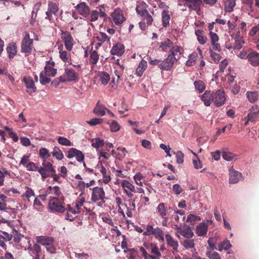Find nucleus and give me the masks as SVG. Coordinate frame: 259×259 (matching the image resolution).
I'll return each instance as SVG.
<instances>
[{
  "mask_svg": "<svg viewBox=\"0 0 259 259\" xmlns=\"http://www.w3.org/2000/svg\"><path fill=\"white\" fill-rule=\"evenodd\" d=\"M48 209L52 213H63L65 211V207L63 206L59 199L56 197H51L48 202Z\"/></svg>",
  "mask_w": 259,
  "mask_h": 259,
  "instance_id": "obj_3",
  "label": "nucleus"
},
{
  "mask_svg": "<svg viewBox=\"0 0 259 259\" xmlns=\"http://www.w3.org/2000/svg\"><path fill=\"white\" fill-rule=\"evenodd\" d=\"M23 81L25 83L26 88L27 89V93L29 94H32L36 92V88L35 86L33 79L29 76H24Z\"/></svg>",
  "mask_w": 259,
  "mask_h": 259,
  "instance_id": "obj_14",
  "label": "nucleus"
},
{
  "mask_svg": "<svg viewBox=\"0 0 259 259\" xmlns=\"http://www.w3.org/2000/svg\"><path fill=\"white\" fill-rule=\"evenodd\" d=\"M54 63L47 65L43 71L48 76L54 77L57 73V69L54 68Z\"/></svg>",
  "mask_w": 259,
  "mask_h": 259,
  "instance_id": "obj_28",
  "label": "nucleus"
},
{
  "mask_svg": "<svg viewBox=\"0 0 259 259\" xmlns=\"http://www.w3.org/2000/svg\"><path fill=\"white\" fill-rule=\"evenodd\" d=\"M33 40L30 38L28 32L25 33V35L21 42V52L26 54H30L33 49Z\"/></svg>",
  "mask_w": 259,
  "mask_h": 259,
  "instance_id": "obj_4",
  "label": "nucleus"
},
{
  "mask_svg": "<svg viewBox=\"0 0 259 259\" xmlns=\"http://www.w3.org/2000/svg\"><path fill=\"white\" fill-rule=\"evenodd\" d=\"M7 176H9L10 178L11 177V175L10 172L6 168H0V186L4 185L5 177Z\"/></svg>",
  "mask_w": 259,
  "mask_h": 259,
  "instance_id": "obj_46",
  "label": "nucleus"
},
{
  "mask_svg": "<svg viewBox=\"0 0 259 259\" xmlns=\"http://www.w3.org/2000/svg\"><path fill=\"white\" fill-rule=\"evenodd\" d=\"M182 245L186 249L194 248L195 245L194 240L186 239L183 241Z\"/></svg>",
  "mask_w": 259,
  "mask_h": 259,
  "instance_id": "obj_57",
  "label": "nucleus"
},
{
  "mask_svg": "<svg viewBox=\"0 0 259 259\" xmlns=\"http://www.w3.org/2000/svg\"><path fill=\"white\" fill-rule=\"evenodd\" d=\"M99 58V55L96 52V51H93V52L91 54L90 61L92 63L95 64L98 61Z\"/></svg>",
  "mask_w": 259,
  "mask_h": 259,
  "instance_id": "obj_62",
  "label": "nucleus"
},
{
  "mask_svg": "<svg viewBox=\"0 0 259 259\" xmlns=\"http://www.w3.org/2000/svg\"><path fill=\"white\" fill-rule=\"evenodd\" d=\"M147 62L144 59H142L139 63L136 69V74L141 77L143 75V73L147 68Z\"/></svg>",
  "mask_w": 259,
  "mask_h": 259,
  "instance_id": "obj_26",
  "label": "nucleus"
},
{
  "mask_svg": "<svg viewBox=\"0 0 259 259\" xmlns=\"http://www.w3.org/2000/svg\"><path fill=\"white\" fill-rule=\"evenodd\" d=\"M37 244L45 247L46 250L52 254L56 253V249L54 245L55 240L53 237L48 236H37L36 237Z\"/></svg>",
  "mask_w": 259,
  "mask_h": 259,
  "instance_id": "obj_1",
  "label": "nucleus"
},
{
  "mask_svg": "<svg viewBox=\"0 0 259 259\" xmlns=\"http://www.w3.org/2000/svg\"><path fill=\"white\" fill-rule=\"evenodd\" d=\"M203 30L197 29L195 30V34L197 36V39L201 45H204L206 42L207 38L203 35Z\"/></svg>",
  "mask_w": 259,
  "mask_h": 259,
  "instance_id": "obj_38",
  "label": "nucleus"
},
{
  "mask_svg": "<svg viewBox=\"0 0 259 259\" xmlns=\"http://www.w3.org/2000/svg\"><path fill=\"white\" fill-rule=\"evenodd\" d=\"M198 58V53L196 52H194L189 55V59L186 61L185 63L186 65L188 67L193 66L195 64Z\"/></svg>",
  "mask_w": 259,
  "mask_h": 259,
  "instance_id": "obj_31",
  "label": "nucleus"
},
{
  "mask_svg": "<svg viewBox=\"0 0 259 259\" xmlns=\"http://www.w3.org/2000/svg\"><path fill=\"white\" fill-rule=\"evenodd\" d=\"M40 83L42 85L49 83L51 81V76H48L44 71L40 73Z\"/></svg>",
  "mask_w": 259,
  "mask_h": 259,
  "instance_id": "obj_51",
  "label": "nucleus"
},
{
  "mask_svg": "<svg viewBox=\"0 0 259 259\" xmlns=\"http://www.w3.org/2000/svg\"><path fill=\"white\" fill-rule=\"evenodd\" d=\"M53 156L59 160H61L64 158V155L60 149L58 147H55L52 152Z\"/></svg>",
  "mask_w": 259,
  "mask_h": 259,
  "instance_id": "obj_48",
  "label": "nucleus"
},
{
  "mask_svg": "<svg viewBox=\"0 0 259 259\" xmlns=\"http://www.w3.org/2000/svg\"><path fill=\"white\" fill-rule=\"evenodd\" d=\"M223 1L225 11L227 12H232L236 5L235 0H223Z\"/></svg>",
  "mask_w": 259,
  "mask_h": 259,
  "instance_id": "obj_33",
  "label": "nucleus"
},
{
  "mask_svg": "<svg viewBox=\"0 0 259 259\" xmlns=\"http://www.w3.org/2000/svg\"><path fill=\"white\" fill-rule=\"evenodd\" d=\"M147 8L148 5L145 2H140L137 3L136 10L139 15L142 16L148 13Z\"/></svg>",
  "mask_w": 259,
  "mask_h": 259,
  "instance_id": "obj_25",
  "label": "nucleus"
},
{
  "mask_svg": "<svg viewBox=\"0 0 259 259\" xmlns=\"http://www.w3.org/2000/svg\"><path fill=\"white\" fill-rule=\"evenodd\" d=\"M25 189L26 190L25 192L22 195V197L24 200L27 199L29 201V198L34 196L35 194L33 190L29 187L26 186Z\"/></svg>",
  "mask_w": 259,
  "mask_h": 259,
  "instance_id": "obj_47",
  "label": "nucleus"
},
{
  "mask_svg": "<svg viewBox=\"0 0 259 259\" xmlns=\"http://www.w3.org/2000/svg\"><path fill=\"white\" fill-rule=\"evenodd\" d=\"M174 154L176 155L177 162L178 164L183 163L184 162V154L181 151L175 152Z\"/></svg>",
  "mask_w": 259,
  "mask_h": 259,
  "instance_id": "obj_63",
  "label": "nucleus"
},
{
  "mask_svg": "<svg viewBox=\"0 0 259 259\" xmlns=\"http://www.w3.org/2000/svg\"><path fill=\"white\" fill-rule=\"evenodd\" d=\"M195 88L200 93H202L205 89V85L204 83L201 80L195 81L194 82Z\"/></svg>",
  "mask_w": 259,
  "mask_h": 259,
  "instance_id": "obj_53",
  "label": "nucleus"
},
{
  "mask_svg": "<svg viewBox=\"0 0 259 259\" xmlns=\"http://www.w3.org/2000/svg\"><path fill=\"white\" fill-rule=\"evenodd\" d=\"M133 179L135 183L140 187H142L144 185L146 184L143 175L140 172L136 174L134 176Z\"/></svg>",
  "mask_w": 259,
  "mask_h": 259,
  "instance_id": "obj_35",
  "label": "nucleus"
},
{
  "mask_svg": "<svg viewBox=\"0 0 259 259\" xmlns=\"http://www.w3.org/2000/svg\"><path fill=\"white\" fill-rule=\"evenodd\" d=\"M59 79L62 82H77L79 80V75L73 68L67 67L64 68V73Z\"/></svg>",
  "mask_w": 259,
  "mask_h": 259,
  "instance_id": "obj_2",
  "label": "nucleus"
},
{
  "mask_svg": "<svg viewBox=\"0 0 259 259\" xmlns=\"http://www.w3.org/2000/svg\"><path fill=\"white\" fill-rule=\"evenodd\" d=\"M229 183L231 184H235L239 182L242 177L240 172L235 170L233 167L229 169Z\"/></svg>",
  "mask_w": 259,
  "mask_h": 259,
  "instance_id": "obj_17",
  "label": "nucleus"
},
{
  "mask_svg": "<svg viewBox=\"0 0 259 259\" xmlns=\"http://www.w3.org/2000/svg\"><path fill=\"white\" fill-rule=\"evenodd\" d=\"M181 48L176 46H173L170 49V53L168 56H170L172 58H176V56L178 55V53L181 54Z\"/></svg>",
  "mask_w": 259,
  "mask_h": 259,
  "instance_id": "obj_52",
  "label": "nucleus"
},
{
  "mask_svg": "<svg viewBox=\"0 0 259 259\" xmlns=\"http://www.w3.org/2000/svg\"><path fill=\"white\" fill-rule=\"evenodd\" d=\"M120 183L124 193L127 197L132 198L134 196L133 193H135L137 192L135 185L126 180H122Z\"/></svg>",
  "mask_w": 259,
  "mask_h": 259,
  "instance_id": "obj_7",
  "label": "nucleus"
},
{
  "mask_svg": "<svg viewBox=\"0 0 259 259\" xmlns=\"http://www.w3.org/2000/svg\"><path fill=\"white\" fill-rule=\"evenodd\" d=\"M162 26L166 27L169 24L170 16L168 11H162L161 13Z\"/></svg>",
  "mask_w": 259,
  "mask_h": 259,
  "instance_id": "obj_34",
  "label": "nucleus"
},
{
  "mask_svg": "<svg viewBox=\"0 0 259 259\" xmlns=\"http://www.w3.org/2000/svg\"><path fill=\"white\" fill-rule=\"evenodd\" d=\"M98 77L101 84L103 85H106L110 79L109 74L108 73L103 71L99 72Z\"/></svg>",
  "mask_w": 259,
  "mask_h": 259,
  "instance_id": "obj_30",
  "label": "nucleus"
},
{
  "mask_svg": "<svg viewBox=\"0 0 259 259\" xmlns=\"http://www.w3.org/2000/svg\"><path fill=\"white\" fill-rule=\"evenodd\" d=\"M153 235H154L157 239L161 241L164 240L163 232L160 228L158 227L155 228Z\"/></svg>",
  "mask_w": 259,
  "mask_h": 259,
  "instance_id": "obj_54",
  "label": "nucleus"
},
{
  "mask_svg": "<svg viewBox=\"0 0 259 259\" xmlns=\"http://www.w3.org/2000/svg\"><path fill=\"white\" fill-rule=\"evenodd\" d=\"M249 112L247 114L246 118H248V121L253 122L257 118L259 113V110L256 105L252 106L249 109Z\"/></svg>",
  "mask_w": 259,
  "mask_h": 259,
  "instance_id": "obj_24",
  "label": "nucleus"
},
{
  "mask_svg": "<svg viewBox=\"0 0 259 259\" xmlns=\"http://www.w3.org/2000/svg\"><path fill=\"white\" fill-rule=\"evenodd\" d=\"M113 21L116 25L122 24L125 20L123 11L119 8L116 9L111 14Z\"/></svg>",
  "mask_w": 259,
  "mask_h": 259,
  "instance_id": "obj_12",
  "label": "nucleus"
},
{
  "mask_svg": "<svg viewBox=\"0 0 259 259\" xmlns=\"http://www.w3.org/2000/svg\"><path fill=\"white\" fill-rule=\"evenodd\" d=\"M156 209L161 218H164L166 216V209L163 203H159L157 206Z\"/></svg>",
  "mask_w": 259,
  "mask_h": 259,
  "instance_id": "obj_44",
  "label": "nucleus"
},
{
  "mask_svg": "<svg viewBox=\"0 0 259 259\" xmlns=\"http://www.w3.org/2000/svg\"><path fill=\"white\" fill-rule=\"evenodd\" d=\"M201 218L200 216L196 215L193 214H189L187 219V222L191 225H194L197 222L200 221Z\"/></svg>",
  "mask_w": 259,
  "mask_h": 259,
  "instance_id": "obj_50",
  "label": "nucleus"
},
{
  "mask_svg": "<svg viewBox=\"0 0 259 259\" xmlns=\"http://www.w3.org/2000/svg\"><path fill=\"white\" fill-rule=\"evenodd\" d=\"M246 97L250 103H254L258 100V94L256 91L249 92L246 93Z\"/></svg>",
  "mask_w": 259,
  "mask_h": 259,
  "instance_id": "obj_39",
  "label": "nucleus"
},
{
  "mask_svg": "<svg viewBox=\"0 0 259 259\" xmlns=\"http://www.w3.org/2000/svg\"><path fill=\"white\" fill-rule=\"evenodd\" d=\"M173 46L172 42L169 39H166L159 44V48L164 52H167L168 50L170 49Z\"/></svg>",
  "mask_w": 259,
  "mask_h": 259,
  "instance_id": "obj_36",
  "label": "nucleus"
},
{
  "mask_svg": "<svg viewBox=\"0 0 259 259\" xmlns=\"http://www.w3.org/2000/svg\"><path fill=\"white\" fill-rule=\"evenodd\" d=\"M16 46L15 44H10L7 47V52L10 58H13L17 53Z\"/></svg>",
  "mask_w": 259,
  "mask_h": 259,
  "instance_id": "obj_45",
  "label": "nucleus"
},
{
  "mask_svg": "<svg viewBox=\"0 0 259 259\" xmlns=\"http://www.w3.org/2000/svg\"><path fill=\"white\" fill-rule=\"evenodd\" d=\"M213 222L211 220H206L200 223L196 227V234L198 236L205 237L207 233L208 227L212 225Z\"/></svg>",
  "mask_w": 259,
  "mask_h": 259,
  "instance_id": "obj_6",
  "label": "nucleus"
},
{
  "mask_svg": "<svg viewBox=\"0 0 259 259\" xmlns=\"http://www.w3.org/2000/svg\"><path fill=\"white\" fill-rule=\"evenodd\" d=\"M61 36L66 50L71 51L74 44L72 36L69 32L66 31H62Z\"/></svg>",
  "mask_w": 259,
  "mask_h": 259,
  "instance_id": "obj_10",
  "label": "nucleus"
},
{
  "mask_svg": "<svg viewBox=\"0 0 259 259\" xmlns=\"http://www.w3.org/2000/svg\"><path fill=\"white\" fill-rule=\"evenodd\" d=\"M151 252L154 254V255H150V258L151 259H159L161 255L157 246L155 244L152 245Z\"/></svg>",
  "mask_w": 259,
  "mask_h": 259,
  "instance_id": "obj_42",
  "label": "nucleus"
},
{
  "mask_svg": "<svg viewBox=\"0 0 259 259\" xmlns=\"http://www.w3.org/2000/svg\"><path fill=\"white\" fill-rule=\"evenodd\" d=\"M217 242V238L214 237H211L209 238L207 241L208 247L211 250H215L217 249L216 247V243Z\"/></svg>",
  "mask_w": 259,
  "mask_h": 259,
  "instance_id": "obj_59",
  "label": "nucleus"
},
{
  "mask_svg": "<svg viewBox=\"0 0 259 259\" xmlns=\"http://www.w3.org/2000/svg\"><path fill=\"white\" fill-rule=\"evenodd\" d=\"M231 247L232 245L230 243V241L226 239L219 243L218 250L219 251H222L223 250H228Z\"/></svg>",
  "mask_w": 259,
  "mask_h": 259,
  "instance_id": "obj_41",
  "label": "nucleus"
},
{
  "mask_svg": "<svg viewBox=\"0 0 259 259\" xmlns=\"http://www.w3.org/2000/svg\"><path fill=\"white\" fill-rule=\"evenodd\" d=\"M58 11V7L56 4L50 2L48 4V10L46 12L47 18L51 20L52 15H55Z\"/></svg>",
  "mask_w": 259,
  "mask_h": 259,
  "instance_id": "obj_23",
  "label": "nucleus"
},
{
  "mask_svg": "<svg viewBox=\"0 0 259 259\" xmlns=\"http://www.w3.org/2000/svg\"><path fill=\"white\" fill-rule=\"evenodd\" d=\"M92 146L97 150L102 147L104 145V141L100 138H96L92 139Z\"/></svg>",
  "mask_w": 259,
  "mask_h": 259,
  "instance_id": "obj_43",
  "label": "nucleus"
},
{
  "mask_svg": "<svg viewBox=\"0 0 259 259\" xmlns=\"http://www.w3.org/2000/svg\"><path fill=\"white\" fill-rule=\"evenodd\" d=\"M65 210L66 211L65 219L70 221H73L74 219V217L73 215L79 214L74 207L73 206H72L70 204L67 205Z\"/></svg>",
  "mask_w": 259,
  "mask_h": 259,
  "instance_id": "obj_20",
  "label": "nucleus"
},
{
  "mask_svg": "<svg viewBox=\"0 0 259 259\" xmlns=\"http://www.w3.org/2000/svg\"><path fill=\"white\" fill-rule=\"evenodd\" d=\"M128 123L132 126L134 131L138 135H142L145 133V131L144 130H139L136 127L138 126V123L136 121H133L131 120H128Z\"/></svg>",
  "mask_w": 259,
  "mask_h": 259,
  "instance_id": "obj_49",
  "label": "nucleus"
},
{
  "mask_svg": "<svg viewBox=\"0 0 259 259\" xmlns=\"http://www.w3.org/2000/svg\"><path fill=\"white\" fill-rule=\"evenodd\" d=\"M79 151L80 150H77L76 148H70L67 152V157L69 159L72 158L76 156Z\"/></svg>",
  "mask_w": 259,
  "mask_h": 259,
  "instance_id": "obj_61",
  "label": "nucleus"
},
{
  "mask_svg": "<svg viewBox=\"0 0 259 259\" xmlns=\"http://www.w3.org/2000/svg\"><path fill=\"white\" fill-rule=\"evenodd\" d=\"M78 13L83 17H87L90 12V10L85 3L82 2L76 5L75 7Z\"/></svg>",
  "mask_w": 259,
  "mask_h": 259,
  "instance_id": "obj_18",
  "label": "nucleus"
},
{
  "mask_svg": "<svg viewBox=\"0 0 259 259\" xmlns=\"http://www.w3.org/2000/svg\"><path fill=\"white\" fill-rule=\"evenodd\" d=\"M58 142L60 145L65 146H71L72 145L71 142L68 139L64 137H59L58 138Z\"/></svg>",
  "mask_w": 259,
  "mask_h": 259,
  "instance_id": "obj_56",
  "label": "nucleus"
},
{
  "mask_svg": "<svg viewBox=\"0 0 259 259\" xmlns=\"http://www.w3.org/2000/svg\"><path fill=\"white\" fill-rule=\"evenodd\" d=\"M124 47L122 44H116L112 47L110 53L112 55L119 56L124 53Z\"/></svg>",
  "mask_w": 259,
  "mask_h": 259,
  "instance_id": "obj_27",
  "label": "nucleus"
},
{
  "mask_svg": "<svg viewBox=\"0 0 259 259\" xmlns=\"http://www.w3.org/2000/svg\"><path fill=\"white\" fill-rule=\"evenodd\" d=\"M85 202V194L84 192H82L72 205L74 207L77 212L80 213L81 208Z\"/></svg>",
  "mask_w": 259,
  "mask_h": 259,
  "instance_id": "obj_15",
  "label": "nucleus"
},
{
  "mask_svg": "<svg viewBox=\"0 0 259 259\" xmlns=\"http://www.w3.org/2000/svg\"><path fill=\"white\" fill-rule=\"evenodd\" d=\"M179 59L172 58L168 56L164 60L161 61L158 66L160 69L165 71L170 70L174 66V63Z\"/></svg>",
  "mask_w": 259,
  "mask_h": 259,
  "instance_id": "obj_8",
  "label": "nucleus"
},
{
  "mask_svg": "<svg viewBox=\"0 0 259 259\" xmlns=\"http://www.w3.org/2000/svg\"><path fill=\"white\" fill-rule=\"evenodd\" d=\"M165 239L168 245L172 247L173 249L177 250L178 247V242L175 240L168 234L165 235Z\"/></svg>",
  "mask_w": 259,
  "mask_h": 259,
  "instance_id": "obj_37",
  "label": "nucleus"
},
{
  "mask_svg": "<svg viewBox=\"0 0 259 259\" xmlns=\"http://www.w3.org/2000/svg\"><path fill=\"white\" fill-rule=\"evenodd\" d=\"M54 195L56 196V197H59L61 194V191L60 188L58 186H49L47 190L44 192V193L41 195H39L40 198L46 197L49 195Z\"/></svg>",
  "mask_w": 259,
  "mask_h": 259,
  "instance_id": "obj_16",
  "label": "nucleus"
},
{
  "mask_svg": "<svg viewBox=\"0 0 259 259\" xmlns=\"http://www.w3.org/2000/svg\"><path fill=\"white\" fill-rule=\"evenodd\" d=\"M58 50L59 58L65 63V65H72L70 54L64 50L62 46L58 48Z\"/></svg>",
  "mask_w": 259,
  "mask_h": 259,
  "instance_id": "obj_13",
  "label": "nucleus"
},
{
  "mask_svg": "<svg viewBox=\"0 0 259 259\" xmlns=\"http://www.w3.org/2000/svg\"><path fill=\"white\" fill-rule=\"evenodd\" d=\"M110 128V131L112 133H116L121 129V126L119 123L115 120H112L107 123Z\"/></svg>",
  "mask_w": 259,
  "mask_h": 259,
  "instance_id": "obj_32",
  "label": "nucleus"
},
{
  "mask_svg": "<svg viewBox=\"0 0 259 259\" xmlns=\"http://www.w3.org/2000/svg\"><path fill=\"white\" fill-rule=\"evenodd\" d=\"M25 241L27 242L28 246L25 250H27L28 253L31 256H33V254L40 253L41 251L40 246L37 243H34L32 245L31 243L30 239L29 237H25Z\"/></svg>",
  "mask_w": 259,
  "mask_h": 259,
  "instance_id": "obj_11",
  "label": "nucleus"
},
{
  "mask_svg": "<svg viewBox=\"0 0 259 259\" xmlns=\"http://www.w3.org/2000/svg\"><path fill=\"white\" fill-rule=\"evenodd\" d=\"M181 234L185 238H190L194 236V233L190 228L184 229L181 232Z\"/></svg>",
  "mask_w": 259,
  "mask_h": 259,
  "instance_id": "obj_60",
  "label": "nucleus"
},
{
  "mask_svg": "<svg viewBox=\"0 0 259 259\" xmlns=\"http://www.w3.org/2000/svg\"><path fill=\"white\" fill-rule=\"evenodd\" d=\"M222 157L226 161H231L237 160L238 156L228 150H224L222 152Z\"/></svg>",
  "mask_w": 259,
  "mask_h": 259,
  "instance_id": "obj_29",
  "label": "nucleus"
},
{
  "mask_svg": "<svg viewBox=\"0 0 259 259\" xmlns=\"http://www.w3.org/2000/svg\"><path fill=\"white\" fill-rule=\"evenodd\" d=\"M5 236H3L0 235V246L3 248L6 249V242L7 241H10L12 239V236L8 233L4 232Z\"/></svg>",
  "mask_w": 259,
  "mask_h": 259,
  "instance_id": "obj_40",
  "label": "nucleus"
},
{
  "mask_svg": "<svg viewBox=\"0 0 259 259\" xmlns=\"http://www.w3.org/2000/svg\"><path fill=\"white\" fill-rule=\"evenodd\" d=\"M235 40V45L234 46V49L239 50L241 49L243 47V45L244 44V40L243 38V37L241 36L239 38H236Z\"/></svg>",
  "mask_w": 259,
  "mask_h": 259,
  "instance_id": "obj_58",
  "label": "nucleus"
},
{
  "mask_svg": "<svg viewBox=\"0 0 259 259\" xmlns=\"http://www.w3.org/2000/svg\"><path fill=\"white\" fill-rule=\"evenodd\" d=\"M92 190L91 196V200L92 202H96L98 201H101L104 203L105 199V192L102 187H95Z\"/></svg>",
  "mask_w": 259,
  "mask_h": 259,
  "instance_id": "obj_5",
  "label": "nucleus"
},
{
  "mask_svg": "<svg viewBox=\"0 0 259 259\" xmlns=\"http://www.w3.org/2000/svg\"><path fill=\"white\" fill-rule=\"evenodd\" d=\"M107 110V108L98 101L93 110V113L97 116H103L106 114Z\"/></svg>",
  "mask_w": 259,
  "mask_h": 259,
  "instance_id": "obj_21",
  "label": "nucleus"
},
{
  "mask_svg": "<svg viewBox=\"0 0 259 259\" xmlns=\"http://www.w3.org/2000/svg\"><path fill=\"white\" fill-rule=\"evenodd\" d=\"M248 61L254 67L259 66V53L251 51L248 54Z\"/></svg>",
  "mask_w": 259,
  "mask_h": 259,
  "instance_id": "obj_19",
  "label": "nucleus"
},
{
  "mask_svg": "<svg viewBox=\"0 0 259 259\" xmlns=\"http://www.w3.org/2000/svg\"><path fill=\"white\" fill-rule=\"evenodd\" d=\"M127 258L128 259H137L138 257V252L135 248H131L129 250Z\"/></svg>",
  "mask_w": 259,
  "mask_h": 259,
  "instance_id": "obj_64",
  "label": "nucleus"
},
{
  "mask_svg": "<svg viewBox=\"0 0 259 259\" xmlns=\"http://www.w3.org/2000/svg\"><path fill=\"white\" fill-rule=\"evenodd\" d=\"M226 101L225 92L222 90H219L213 95V102L217 107L224 105Z\"/></svg>",
  "mask_w": 259,
  "mask_h": 259,
  "instance_id": "obj_9",
  "label": "nucleus"
},
{
  "mask_svg": "<svg viewBox=\"0 0 259 259\" xmlns=\"http://www.w3.org/2000/svg\"><path fill=\"white\" fill-rule=\"evenodd\" d=\"M103 122V119L101 118H94L91 119L90 120L87 121V123L92 126L101 124Z\"/></svg>",
  "mask_w": 259,
  "mask_h": 259,
  "instance_id": "obj_55",
  "label": "nucleus"
},
{
  "mask_svg": "<svg viewBox=\"0 0 259 259\" xmlns=\"http://www.w3.org/2000/svg\"><path fill=\"white\" fill-rule=\"evenodd\" d=\"M201 100L206 106H209L211 101H213V93L210 91H206L200 96Z\"/></svg>",
  "mask_w": 259,
  "mask_h": 259,
  "instance_id": "obj_22",
  "label": "nucleus"
}]
</instances>
